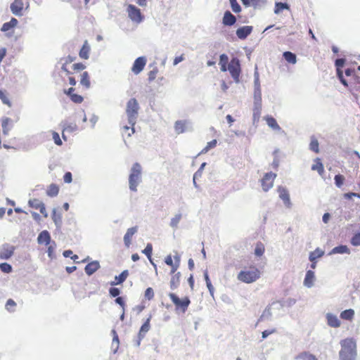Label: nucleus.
Returning a JSON list of instances; mask_svg holds the SVG:
<instances>
[{
	"label": "nucleus",
	"mask_w": 360,
	"mask_h": 360,
	"mask_svg": "<svg viewBox=\"0 0 360 360\" xmlns=\"http://www.w3.org/2000/svg\"><path fill=\"white\" fill-rule=\"evenodd\" d=\"M229 58L226 54H221L219 57V64H228Z\"/></svg>",
	"instance_id": "69168bd1"
},
{
	"label": "nucleus",
	"mask_w": 360,
	"mask_h": 360,
	"mask_svg": "<svg viewBox=\"0 0 360 360\" xmlns=\"http://www.w3.org/2000/svg\"><path fill=\"white\" fill-rule=\"evenodd\" d=\"M115 301L117 304H119L122 307V309H125L126 304L123 297H117Z\"/></svg>",
	"instance_id": "0e129e2a"
},
{
	"label": "nucleus",
	"mask_w": 360,
	"mask_h": 360,
	"mask_svg": "<svg viewBox=\"0 0 360 360\" xmlns=\"http://www.w3.org/2000/svg\"><path fill=\"white\" fill-rule=\"evenodd\" d=\"M15 247L8 243L2 245L0 248V259H8L14 254Z\"/></svg>",
	"instance_id": "9d476101"
},
{
	"label": "nucleus",
	"mask_w": 360,
	"mask_h": 360,
	"mask_svg": "<svg viewBox=\"0 0 360 360\" xmlns=\"http://www.w3.org/2000/svg\"><path fill=\"white\" fill-rule=\"evenodd\" d=\"M260 270L255 266H250L241 270L237 276L238 281L245 283H252L257 281L261 277Z\"/></svg>",
	"instance_id": "f03ea898"
},
{
	"label": "nucleus",
	"mask_w": 360,
	"mask_h": 360,
	"mask_svg": "<svg viewBox=\"0 0 360 360\" xmlns=\"http://www.w3.org/2000/svg\"><path fill=\"white\" fill-rule=\"evenodd\" d=\"M158 73V70L157 68H155L153 70H150L148 74V81L150 82H153V80H155L157 77Z\"/></svg>",
	"instance_id": "bf43d9fd"
},
{
	"label": "nucleus",
	"mask_w": 360,
	"mask_h": 360,
	"mask_svg": "<svg viewBox=\"0 0 360 360\" xmlns=\"http://www.w3.org/2000/svg\"><path fill=\"white\" fill-rule=\"evenodd\" d=\"M334 180L335 185L340 188L343 185L345 177L342 174H337L335 176Z\"/></svg>",
	"instance_id": "8fccbe9b"
},
{
	"label": "nucleus",
	"mask_w": 360,
	"mask_h": 360,
	"mask_svg": "<svg viewBox=\"0 0 360 360\" xmlns=\"http://www.w3.org/2000/svg\"><path fill=\"white\" fill-rule=\"evenodd\" d=\"M77 129V126L75 123H65L63 128L62 137L66 141L67 138L65 132H73Z\"/></svg>",
	"instance_id": "bb28decb"
},
{
	"label": "nucleus",
	"mask_w": 360,
	"mask_h": 360,
	"mask_svg": "<svg viewBox=\"0 0 360 360\" xmlns=\"http://www.w3.org/2000/svg\"><path fill=\"white\" fill-rule=\"evenodd\" d=\"M265 120H266L267 124L271 128H272L274 129H278L280 128L276 120L273 117L268 116L265 118Z\"/></svg>",
	"instance_id": "a19ab883"
},
{
	"label": "nucleus",
	"mask_w": 360,
	"mask_h": 360,
	"mask_svg": "<svg viewBox=\"0 0 360 360\" xmlns=\"http://www.w3.org/2000/svg\"><path fill=\"white\" fill-rule=\"evenodd\" d=\"M276 329L264 330L262 333V338L264 339V338H267L269 335L276 333Z\"/></svg>",
	"instance_id": "338daca9"
},
{
	"label": "nucleus",
	"mask_w": 360,
	"mask_h": 360,
	"mask_svg": "<svg viewBox=\"0 0 360 360\" xmlns=\"http://www.w3.org/2000/svg\"><path fill=\"white\" fill-rule=\"evenodd\" d=\"M328 325L333 328H338L340 326V321L335 315L328 314L326 315Z\"/></svg>",
	"instance_id": "5701e85b"
},
{
	"label": "nucleus",
	"mask_w": 360,
	"mask_h": 360,
	"mask_svg": "<svg viewBox=\"0 0 360 360\" xmlns=\"http://www.w3.org/2000/svg\"><path fill=\"white\" fill-rule=\"evenodd\" d=\"M80 84L82 85L85 89H89L91 86L90 77L86 71H83L80 74Z\"/></svg>",
	"instance_id": "a878e982"
},
{
	"label": "nucleus",
	"mask_w": 360,
	"mask_h": 360,
	"mask_svg": "<svg viewBox=\"0 0 360 360\" xmlns=\"http://www.w3.org/2000/svg\"><path fill=\"white\" fill-rule=\"evenodd\" d=\"M168 296L175 306L176 310H180L181 312L185 313L188 306L191 304V300L188 297H184L180 299L175 293L170 292Z\"/></svg>",
	"instance_id": "423d86ee"
},
{
	"label": "nucleus",
	"mask_w": 360,
	"mask_h": 360,
	"mask_svg": "<svg viewBox=\"0 0 360 360\" xmlns=\"http://www.w3.org/2000/svg\"><path fill=\"white\" fill-rule=\"evenodd\" d=\"M63 179L65 183H70L72 180L71 172H66L63 176Z\"/></svg>",
	"instance_id": "774afa93"
},
{
	"label": "nucleus",
	"mask_w": 360,
	"mask_h": 360,
	"mask_svg": "<svg viewBox=\"0 0 360 360\" xmlns=\"http://www.w3.org/2000/svg\"><path fill=\"white\" fill-rule=\"evenodd\" d=\"M139 107V103L136 98H131L127 104L126 112L128 117V121L130 127L124 126V132L127 134L128 136H130L132 134L134 133L135 130L134 126L136 123V120L138 115Z\"/></svg>",
	"instance_id": "f257e3e1"
},
{
	"label": "nucleus",
	"mask_w": 360,
	"mask_h": 360,
	"mask_svg": "<svg viewBox=\"0 0 360 360\" xmlns=\"http://www.w3.org/2000/svg\"><path fill=\"white\" fill-rule=\"evenodd\" d=\"M340 316L343 320L352 321L354 316V311L352 309L344 310L340 313Z\"/></svg>",
	"instance_id": "2f4dec72"
},
{
	"label": "nucleus",
	"mask_w": 360,
	"mask_h": 360,
	"mask_svg": "<svg viewBox=\"0 0 360 360\" xmlns=\"http://www.w3.org/2000/svg\"><path fill=\"white\" fill-rule=\"evenodd\" d=\"M52 219L56 225H59L61 224V221H62L61 214L58 213L56 209L53 210Z\"/></svg>",
	"instance_id": "37998d69"
},
{
	"label": "nucleus",
	"mask_w": 360,
	"mask_h": 360,
	"mask_svg": "<svg viewBox=\"0 0 360 360\" xmlns=\"http://www.w3.org/2000/svg\"><path fill=\"white\" fill-rule=\"evenodd\" d=\"M285 60L291 64H295L297 62L296 55L290 51H285L283 54Z\"/></svg>",
	"instance_id": "c9c22d12"
},
{
	"label": "nucleus",
	"mask_w": 360,
	"mask_h": 360,
	"mask_svg": "<svg viewBox=\"0 0 360 360\" xmlns=\"http://www.w3.org/2000/svg\"><path fill=\"white\" fill-rule=\"evenodd\" d=\"M146 62L147 60L144 56L137 58L133 63L131 71L135 75H139L144 69Z\"/></svg>",
	"instance_id": "f8f14e48"
},
{
	"label": "nucleus",
	"mask_w": 360,
	"mask_h": 360,
	"mask_svg": "<svg viewBox=\"0 0 360 360\" xmlns=\"http://www.w3.org/2000/svg\"><path fill=\"white\" fill-rule=\"evenodd\" d=\"M345 60L343 58H338L335 60V66H336V70H337V76L339 78L341 83L345 86H348V82L344 78L343 76V72L341 70V68L343 67L345 64Z\"/></svg>",
	"instance_id": "ddd939ff"
},
{
	"label": "nucleus",
	"mask_w": 360,
	"mask_h": 360,
	"mask_svg": "<svg viewBox=\"0 0 360 360\" xmlns=\"http://www.w3.org/2000/svg\"><path fill=\"white\" fill-rule=\"evenodd\" d=\"M345 75L347 77H351L349 79V82H352V81H356V82L360 84V77L356 76L355 74V70L354 69L347 68L345 70Z\"/></svg>",
	"instance_id": "72a5a7b5"
},
{
	"label": "nucleus",
	"mask_w": 360,
	"mask_h": 360,
	"mask_svg": "<svg viewBox=\"0 0 360 360\" xmlns=\"http://www.w3.org/2000/svg\"><path fill=\"white\" fill-rule=\"evenodd\" d=\"M228 70L229 71L234 81L238 82L241 70L240 61L237 58H233L231 60L228 65Z\"/></svg>",
	"instance_id": "0eeeda50"
},
{
	"label": "nucleus",
	"mask_w": 360,
	"mask_h": 360,
	"mask_svg": "<svg viewBox=\"0 0 360 360\" xmlns=\"http://www.w3.org/2000/svg\"><path fill=\"white\" fill-rule=\"evenodd\" d=\"M127 13L129 18L137 23L141 22L143 19L141 10L132 4L127 6Z\"/></svg>",
	"instance_id": "6e6552de"
},
{
	"label": "nucleus",
	"mask_w": 360,
	"mask_h": 360,
	"mask_svg": "<svg viewBox=\"0 0 360 360\" xmlns=\"http://www.w3.org/2000/svg\"><path fill=\"white\" fill-rule=\"evenodd\" d=\"M151 319V315L146 319L145 323L141 326L139 333V339H142L145 337L146 333L150 330V321Z\"/></svg>",
	"instance_id": "393cba45"
},
{
	"label": "nucleus",
	"mask_w": 360,
	"mask_h": 360,
	"mask_svg": "<svg viewBox=\"0 0 360 360\" xmlns=\"http://www.w3.org/2000/svg\"><path fill=\"white\" fill-rule=\"evenodd\" d=\"M37 240L39 244L49 245L51 242L49 233L47 231H41L38 236Z\"/></svg>",
	"instance_id": "aec40b11"
},
{
	"label": "nucleus",
	"mask_w": 360,
	"mask_h": 360,
	"mask_svg": "<svg viewBox=\"0 0 360 360\" xmlns=\"http://www.w3.org/2000/svg\"><path fill=\"white\" fill-rule=\"evenodd\" d=\"M51 134H52V138H53V140L54 141V143L57 145V146H61L63 144V142L60 138V135L58 132L56 131H51Z\"/></svg>",
	"instance_id": "5fc2aeb1"
},
{
	"label": "nucleus",
	"mask_w": 360,
	"mask_h": 360,
	"mask_svg": "<svg viewBox=\"0 0 360 360\" xmlns=\"http://www.w3.org/2000/svg\"><path fill=\"white\" fill-rule=\"evenodd\" d=\"M129 276V271L124 270L119 276L115 277V281L111 282L112 285H119L122 283Z\"/></svg>",
	"instance_id": "cd10ccee"
},
{
	"label": "nucleus",
	"mask_w": 360,
	"mask_h": 360,
	"mask_svg": "<svg viewBox=\"0 0 360 360\" xmlns=\"http://www.w3.org/2000/svg\"><path fill=\"white\" fill-rule=\"evenodd\" d=\"M0 99L3 102L4 104L7 105L8 106H11V103L9 100L8 95L6 91L0 89Z\"/></svg>",
	"instance_id": "ea45409f"
},
{
	"label": "nucleus",
	"mask_w": 360,
	"mask_h": 360,
	"mask_svg": "<svg viewBox=\"0 0 360 360\" xmlns=\"http://www.w3.org/2000/svg\"><path fill=\"white\" fill-rule=\"evenodd\" d=\"M217 140L214 139L208 142L206 146L202 150L201 153H206L211 148H214L217 146Z\"/></svg>",
	"instance_id": "09e8293b"
},
{
	"label": "nucleus",
	"mask_w": 360,
	"mask_h": 360,
	"mask_svg": "<svg viewBox=\"0 0 360 360\" xmlns=\"http://www.w3.org/2000/svg\"><path fill=\"white\" fill-rule=\"evenodd\" d=\"M188 122L186 120H178L174 124V129L179 134L184 133L187 130Z\"/></svg>",
	"instance_id": "4be33fe9"
},
{
	"label": "nucleus",
	"mask_w": 360,
	"mask_h": 360,
	"mask_svg": "<svg viewBox=\"0 0 360 360\" xmlns=\"http://www.w3.org/2000/svg\"><path fill=\"white\" fill-rule=\"evenodd\" d=\"M28 204L30 207L38 210L41 205H42L43 202L39 199L34 198L29 200Z\"/></svg>",
	"instance_id": "a18cd8bd"
},
{
	"label": "nucleus",
	"mask_w": 360,
	"mask_h": 360,
	"mask_svg": "<svg viewBox=\"0 0 360 360\" xmlns=\"http://www.w3.org/2000/svg\"><path fill=\"white\" fill-rule=\"evenodd\" d=\"M174 262L173 261L171 255H167L165 259V262L169 266H171V274H174L180 265V256L176 255L174 257Z\"/></svg>",
	"instance_id": "9b49d317"
},
{
	"label": "nucleus",
	"mask_w": 360,
	"mask_h": 360,
	"mask_svg": "<svg viewBox=\"0 0 360 360\" xmlns=\"http://www.w3.org/2000/svg\"><path fill=\"white\" fill-rule=\"evenodd\" d=\"M90 46L87 41H85L82 47L81 48L79 55L82 59H88L89 57Z\"/></svg>",
	"instance_id": "c85d7f7f"
},
{
	"label": "nucleus",
	"mask_w": 360,
	"mask_h": 360,
	"mask_svg": "<svg viewBox=\"0 0 360 360\" xmlns=\"http://www.w3.org/2000/svg\"><path fill=\"white\" fill-rule=\"evenodd\" d=\"M10 119L9 118H5L2 120V123H1V125H2V128H3V133L4 134H6L9 130L8 126L10 123Z\"/></svg>",
	"instance_id": "680f3d73"
},
{
	"label": "nucleus",
	"mask_w": 360,
	"mask_h": 360,
	"mask_svg": "<svg viewBox=\"0 0 360 360\" xmlns=\"http://www.w3.org/2000/svg\"><path fill=\"white\" fill-rule=\"evenodd\" d=\"M180 272H177L176 274L174 273L172 276L169 282V286L172 290H175L179 287L180 284Z\"/></svg>",
	"instance_id": "c756f323"
},
{
	"label": "nucleus",
	"mask_w": 360,
	"mask_h": 360,
	"mask_svg": "<svg viewBox=\"0 0 360 360\" xmlns=\"http://www.w3.org/2000/svg\"><path fill=\"white\" fill-rule=\"evenodd\" d=\"M100 268L99 262L97 261H93L89 263L84 268L85 272L87 275H92Z\"/></svg>",
	"instance_id": "6ab92c4d"
},
{
	"label": "nucleus",
	"mask_w": 360,
	"mask_h": 360,
	"mask_svg": "<svg viewBox=\"0 0 360 360\" xmlns=\"http://www.w3.org/2000/svg\"><path fill=\"white\" fill-rule=\"evenodd\" d=\"M252 31V26H243L241 27H239L236 30V35L240 39H245L248 37V35L251 34Z\"/></svg>",
	"instance_id": "2eb2a0df"
},
{
	"label": "nucleus",
	"mask_w": 360,
	"mask_h": 360,
	"mask_svg": "<svg viewBox=\"0 0 360 360\" xmlns=\"http://www.w3.org/2000/svg\"><path fill=\"white\" fill-rule=\"evenodd\" d=\"M333 252L335 253H340V254H343V253L349 254L350 253L349 249L346 245H340V246L335 247V248H333Z\"/></svg>",
	"instance_id": "c03bdc74"
},
{
	"label": "nucleus",
	"mask_w": 360,
	"mask_h": 360,
	"mask_svg": "<svg viewBox=\"0 0 360 360\" xmlns=\"http://www.w3.org/2000/svg\"><path fill=\"white\" fill-rule=\"evenodd\" d=\"M311 169L317 171L320 175H322L324 173V167L319 158H316L314 160V163L311 166Z\"/></svg>",
	"instance_id": "473e14b6"
},
{
	"label": "nucleus",
	"mask_w": 360,
	"mask_h": 360,
	"mask_svg": "<svg viewBox=\"0 0 360 360\" xmlns=\"http://www.w3.org/2000/svg\"><path fill=\"white\" fill-rule=\"evenodd\" d=\"M264 250H265V248H264V245H263V243L261 242H258L256 244L255 249V255H257V257L262 256L264 252Z\"/></svg>",
	"instance_id": "79ce46f5"
},
{
	"label": "nucleus",
	"mask_w": 360,
	"mask_h": 360,
	"mask_svg": "<svg viewBox=\"0 0 360 360\" xmlns=\"http://www.w3.org/2000/svg\"><path fill=\"white\" fill-rule=\"evenodd\" d=\"M75 89L73 87L69 88L68 90H65V94H67L70 100L75 103H82L84 98L82 96L75 94Z\"/></svg>",
	"instance_id": "dca6fc26"
},
{
	"label": "nucleus",
	"mask_w": 360,
	"mask_h": 360,
	"mask_svg": "<svg viewBox=\"0 0 360 360\" xmlns=\"http://www.w3.org/2000/svg\"><path fill=\"white\" fill-rule=\"evenodd\" d=\"M278 192L279 193V197L283 200L284 204L286 206L290 207V199L288 190L282 186H279L278 188Z\"/></svg>",
	"instance_id": "a211bd4d"
},
{
	"label": "nucleus",
	"mask_w": 360,
	"mask_h": 360,
	"mask_svg": "<svg viewBox=\"0 0 360 360\" xmlns=\"http://www.w3.org/2000/svg\"><path fill=\"white\" fill-rule=\"evenodd\" d=\"M296 359L300 360H318V359L314 354L307 352L299 354Z\"/></svg>",
	"instance_id": "e433bc0d"
},
{
	"label": "nucleus",
	"mask_w": 360,
	"mask_h": 360,
	"mask_svg": "<svg viewBox=\"0 0 360 360\" xmlns=\"http://www.w3.org/2000/svg\"><path fill=\"white\" fill-rule=\"evenodd\" d=\"M314 272L311 270H308L306 273L305 278L304 279V285L307 288H311L314 285Z\"/></svg>",
	"instance_id": "412c9836"
},
{
	"label": "nucleus",
	"mask_w": 360,
	"mask_h": 360,
	"mask_svg": "<svg viewBox=\"0 0 360 360\" xmlns=\"http://www.w3.org/2000/svg\"><path fill=\"white\" fill-rule=\"evenodd\" d=\"M18 20L15 18H12L9 22L3 24L1 30L2 32H7L14 28L18 25Z\"/></svg>",
	"instance_id": "7c9ffc66"
},
{
	"label": "nucleus",
	"mask_w": 360,
	"mask_h": 360,
	"mask_svg": "<svg viewBox=\"0 0 360 360\" xmlns=\"http://www.w3.org/2000/svg\"><path fill=\"white\" fill-rule=\"evenodd\" d=\"M276 177V174L273 172H268L264 174L261 181L262 187L264 191H268L273 187Z\"/></svg>",
	"instance_id": "1a4fd4ad"
},
{
	"label": "nucleus",
	"mask_w": 360,
	"mask_h": 360,
	"mask_svg": "<svg viewBox=\"0 0 360 360\" xmlns=\"http://www.w3.org/2000/svg\"><path fill=\"white\" fill-rule=\"evenodd\" d=\"M236 22V18L229 11H226L222 18V23L226 26H232Z\"/></svg>",
	"instance_id": "f3484780"
},
{
	"label": "nucleus",
	"mask_w": 360,
	"mask_h": 360,
	"mask_svg": "<svg viewBox=\"0 0 360 360\" xmlns=\"http://www.w3.org/2000/svg\"><path fill=\"white\" fill-rule=\"evenodd\" d=\"M152 252L153 246L150 243L147 244L146 248L143 250V253H144L150 260H151Z\"/></svg>",
	"instance_id": "6e6d98bb"
},
{
	"label": "nucleus",
	"mask_w": 360,
	"mask_h": 360,
	"mask_svg": "<svg viewBox=\"0 0 360 360\" xmlns=\"http://www.w3.org/2000/svg\"><path fill=\"white\" fill-rule=\"evenodd\" d=\"M10 7L11 12L14 15L17 16L22 15V11L24 8V4L22 0H14L13 2L11 4Z\"/></svg>",
	"instance_id": "4468645a"
},
{
	"label": "nucleus",
	"mask_w": 360,
	"mask_h": 360,
	"mask_svg": "<svg viewBox=\"0 0 360 360\" xmlns=\"http://www.w3.org/2000/svg\"><path fill=\"white\" fill-rule=\"evenodd\" d=\"M181 219V214H179L175 215V217L171 219V221H170L171 226L173 228L177 227L178 224L179 223Z\"/></svg>",
	"instance_id": "13d9d810"
},
{
	"label": "nucleus",
	"mask_w": 360,
	"mask_h": 360,
	"mask_svg": "<svg viewBox=\"0 0 360 360\" xmlns=\"http://www.w3.org/2000/svg\"><path fill=\"white\" fill-rule=\"evenodd\" d=\"M350 242L354 246H360V233H355L351 238Z\"/></svg>",
	"instance_id": "864d4df0"
},
{
	"label": "nucleus",
	"mask_w": 360,
	"mask_h": 360,
	"mask_svg": "<svg viewBox=\"0 0 360 360\" xmlns=\"http://www.w3.org/2000/svg\"><path fill=\"white\" fill-rule=\"evenodd\" d=\"M232 11L236 13H240L241 11L240 6L237 2V0H229Z\"/></svg>",
	"instance_id": "de8ad7c7"
},
{
	"label": "nucleus",
	"mask_w": 360,
	"mask_h": 360,
	"mask_svg": "<svg viewBox=\"0 0 360 360\" xmlns=\"http://www.w3.org/2000/svg\"><path fill=\"white\" fill-rule=\"evenodd\" d=\"M341 350L340 358L341 360H354L356 356V342L352 338H346L340 342Z\"/></svg>",
	"instance_id": "7ed1b4c3"
},
{
	"label": "nucleus",
	"mask_w": 360,
	"mask_h": 360,
	"mask_svg": "<svg viewBox=\"0 0 360 360\" xmlns=\"http://www.w3.org/2000/svg\"><path fill=\"white\" fill-rule=\"evenodd\" d=\"M61 68L68 76L70 84L75 86L77 84L75 76L80 77V74L82 73L86 66L82 63H77L72 64L71 66H68V64H63Z\"/></svg>",
	"instance_id": "20e7f679"
},
{
	"label": "nucleus",
	"mask_w": 360,
	"mask_h": 360,
	"mask_svg": "<svg viewBox=\"0 0 360 360\" xmlns=\"http://www.w3.org/2000/svg\"><path fill=\"white\" fill-rule=\"evenodd\" d=\"M319 142L316 139H311L309 147L312 151L315 152L316 153H318L319 152Z\"/></svg>",
	"instance_id": "603ef678"
},
{
	"label": "nucleus",
	"mask_w": 360,
	"mask_h": 360,
	"mask_svg": "<svg viewBox=\"0 0 360 360\" xmlns=\"http://www.w3.org/2000/svg\"><path fill=\"white\" fill-rule=\"evenodd\" d=\"M324 254V252L319 248H316L314 252H311L309 255V260L311 262L315 261L316 259L321 257Z\"/></svg>",
	"instance_id": "4c0bfd02"
},
{
	"label": "nucleus",
	"mask_w": 360,
	"mask_h": 360,
	"mask_svg": "<svg viewBox=\"0 0 360 360\" xmlns=\"http://www.w3.org/2000/svg\"><path fill=\"white\" fill-rule=\"evenodd\" d=\"M0 269L4 273L8 274L12 271V266L8 263H1L0 264Z\"/></svg>",
	"instance_id": "4d7b16f0"
},
{
	"label": "nucleus",
	"mask_w": 360,
	"mask_h": 360,
	"mask_svg": "<svg viewBox=\"0 0 360 360\" xmlns=\"http://www.w3.org/2000/svg\"><path fill=\"white\" fill-rule=\"evenodd\" d=\"M15 306H16V303L12 299H9L6 302V308L8 311H13Z\"/></svg>",
	"instance_id": "052dcab7"
},
{
	"label": "nucleus",
	"mask_w": 360,
	"mask_h": 360,
	"mask_svg": "<svg viewBox=\"0 0 360 360\" xmlns=\"http://www.w3.org/2000/svg\"><path fill=\"white\" fill-rule=\"evenodd\" d=\"M266 4V0H251V6L255 9L262 8Z\"/></svg>",
	"instance_id": "49530a36"
},
{
	"label": "nucleus",
	"mask_w": 360,
	"mask_h": 360,
	"mask_svg": "<svg viewBox=\"0 0 360 360\" xmlns=\"http://www.w3.org/2000/svg\"><path fill=\"white\" fill-rule=\"evenodd\" d=\"M137 231L136 227H131L129 229L124 236V242L127 247H129L131 243V238L134 233Z\"/></svg>",
	"instance_id": "b1692460"
},
{
	"label": "nucleus",
	"mask_w": 360,
	"mask_h": 360,
	"mask_svg": "<svg viewBox=\"0 0 360 360\" xmlns=\"http://www.w3.org/2000/svg\"><path fill=\"white\" fill-rule=\"evenodd\" d=\"M109 294L111 297H115L120 294V290L117 288H110L109 290Z\"/></svg>",
	"instance_id": "e2e57ef3"
},
{
	"label": "nucleus",
	"mask_w": 360,
	"mask_h": 360,
	"mask_svg": "<svg viewBox=\"0 0 360 360\" xmlns=\"http://www.w3.org/2000/svg\"><path fill=\"white\" fill-rule=\"evenodd\" d=\"M284 9H290V7L288 4L286 3H282V2H277L276 3L275 8H274V13L276 14H278L281 13Z\"/></svg>",
	"instance_id": "58836bf2"
},
{
	"label": "nucleus",
	"mask_w": 360,
	"mask_h": 360,
	"mask_svg": "<svg viewBox=\"0 0 360 360\" xmlns=\"http://www.w3.org/2000/svg\"><path fill=\"white\" fill-rule=\"evenodd\" d=\"M141 166L136 162L133 165L129 176V188L131 191L136 192L137 186L141 180Z\"/></svg>",
	"instance_id": "39448f33"
},
{
	"label": "nucleus",
	"mask_w": 360,
	"mask_h": 360,
	"mask_svg": "<svg viewBox=\"0 0 360 360\" xmlns=\"http://www.w3.org/2000/svg\"><path fill=\"white\" fill-rule=\"evenodd\" d=\"M58 193L59 187L55 184H51L46 190V194L50 197H55Z\"/></svg>",
	"instance_id": "f704fd0d"
},
{
	"label": "nucleus",
	"mask_w": 360,
	"mask_h": 360,
	"mask_svg": "<svg viewBox=\"0 0 360 360\" xmlns=\"http://www.w3.org/2000/svg\"><path fill=\"white\" fill-rule=\"evenodd\" d=\"M154 290L152 288L149 287L146 288L144 293V297L146 299H147L148 300H151L154 298Z\"/></svg>",
	"instance_id": "3c124183"
}]
</instances>
